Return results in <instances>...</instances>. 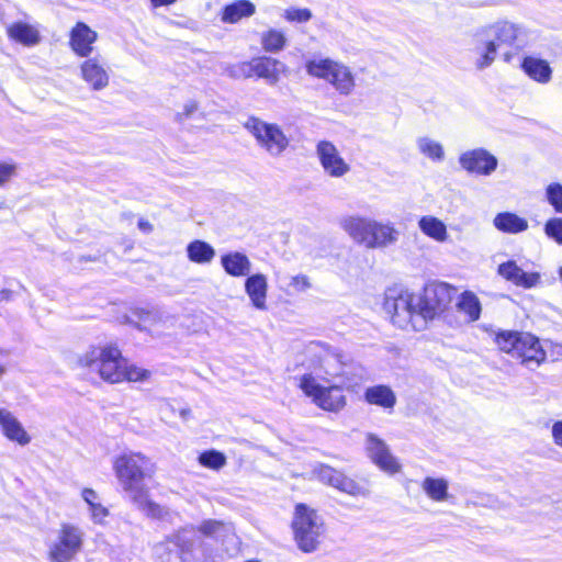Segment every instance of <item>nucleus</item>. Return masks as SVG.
Instances as JSON below:
<instances>
[{"label":"nucleus","instance_id":"43","mask_svg":"<svg viewBox=\"0 0 562 562\" xmlns=\"http://www.w3.org/2000/svg\"><path fill=\"white\" fill-rule=\"evenodd\" d=\"M546 198L548 203L558 213H562V184L553 182L546 188Z\"/></svg>","mask_w":562,"mask_h":562},{"label":"nucleus","instance_id":"28","mask_svg":"<svg viewBox=\"0 0 562 562\" xmlns=\"http://www.w3.org/2000/svg\"><path fill=\"white\" fill-rule=\"evenodd\" d=\"M497 44L482 30L475 35L474 53L477 55L476 66L483 69L490 66L496 56Z\"/></svg>","mask_w":562,"mask_h":562},{"label":"nucleus","instance_id":"1","mask_svg":"<svg viewBox=\"0 0 562 562\" xmlns=\"http://www.w3.org/2000/svg\"><path fill=\"white\" fill-rule=\"evenodd\" d=\"M113 471L123 491L142 513L151 518L168 515L166 508L150 498L149 488L144 484L145 477L155 472L150 458L142 452H124L114 459Z\"/></svg>","mask_w":562,"mask_h":562},{"label":"nucleus","instance_id":"5","mask_svg":"<svg viewBox=\"0 0 562 562\" xmlns=\"http://www.w3.org/2000/svg\"><path fill=\"white\" fill-rule=\"evenodd\" d=\"M299 386L314 404L328 412H339L347 405L344 389H356L348 378L341 379L338 384L324 385L312 373L302 375Z\"/></svg>","mask_w":562,"mask_h":562},{"label":"nucleus","instance_id":"55","mask_svg":"<svg viewBox=\"0 0 562 562\" xmlns=\"http://www.w3.org/2000/svg\"><path fill=\"white\" fill-rule=\"evenodd\" d=\"M558 273H559L560 280L562 281V266L559 268Z\"/></svg>","mask_w":562,"mask_h":562},{"label":"nucleus","instance_id":"38","mask_svg":"<svg viewBox=\"0 0 562 562\" xmlns=\"http://www.w3.org/2000/svg\"><path fill=\"white\" fill-rule=\"evenodd\" d=\"M416 146L422 155L435 162H440L445 159V149L442 144L429 136L418 137Z\"/></svg>","mask_w":562,"mask_h":562},{"label":"nucleus","instance_id":"35","mask_svg":"<svg viewBox=\"0 0 562 562\" xmlns=\"http://www.w3.org/2000/svg\"><path fill=\"white\" fill-rule=\"evenodd\" d=\"M188 259L198 265H209L215 258V249L209 243L195 239L187 245Z\"/></svg>","mask_w":562,"mask_h":562},{"label":"nucleus","instance_id":"48","mask_svg":"<svg viewBox=\"0 0 562 562\" xmlns=\"http://www.w3.org/2000/svg\"><path fill=\"white\" fill-rule=\"evenodd\" d=\"M290 285L296 292H305V291H307L312 286V283H311V280H310V278L307 276H305V274H296V276L292 277Z\"/></svg>","mask_w":562,"mask_h":562},{"label":"nucleus","instance_id":"44","mask_svg":"<svg viewBox=\"0 0 562 562\" xmlns=\"http://www.w3.org/2000/svg\"><path fill=\"white\" fill-rule=\"evenodd\" d=\"M198 116H202V112L200 109V103L194 99L186 101L181 110L178 111L176 114V117L179 122H184L187 120L194 119Z\"/></svg>","mask_w":562,"mask_h":562},{"label":"nucleus","instance_id":"23","mask_svg":"<svg viewBox=\"0 0 562 562\" xmlns=\"http://www.w3.org/2000/svg\"><path fill=\"white\" fill-rule=\"evenodd\" d=\"M398 239V232L391 223H382L373 220L372 228L370 229L369 237L366 238L367 249H381Z\"/></svg>","mask_w":562,"mask_h":562},{"label":"nucleus","instance_id":"24","mask_svg":"<svg viewBox=\"0 0 562 562\" xmlns=\"http://www.w3.org/2000/svg\"><path fill=\"white\" fill-rule=\"evenodd\" d=\"M484 31L486 35L495 41L497 47L501 45H515L524 35L519 26L507 21L497 22L484 29Z\"/></svg>","mask_w":562,"mask_h":562},{"label":"nucleus","instance_id":"30","mask_svg":"<svg viewBox=\"0 0 562 562\" xmlns=\"http://www.w3.org/2000/svg\"><path fill=\"white\" fill-rule=\"evenodd\" d=\"M81 498L87 505L91 521L95 525H105L110 512L103 505L100 495L94 490L86 487L81 491Z\"/></svg>","mask_w":562,"mask_h":562},{"label":"nucleus","instance_id":"53","mask_svg":"<svg viewBox=\"0 0 562 562\" xmlns=\"http://www.w3.org/2000/svg\"><path fill=\"white\" fill-rule=\"evenodd\" d=\"M176 1L177 0H150V3L153 7L158 8V7H164V5H171Z\"/></svg>","mask_w":562,"mask_h":562},{"label":"nucleus","instance_id":"4","mask_svg":"<svg viewBox=\"0 0 562 562\" xmlns=\"http://www.w3.org/2000/svg\"><path fill=\"white\" fill-rule=\"evenodd\" d=\"M495 344L528 368L539 367L547 358L539 339L529 333L499 331L495 336Z\"/></svg>","mask_w":562,"mask_h":562},{"label":"nucleus","instance_id":"37","mask_svg":"<svg viewBox=\"0 0 562 562\" xmlns=\"http://www.w3.org/2000/svg\"><path fill=\"white\" fill-rule=\"evenodd\" d=\"M457 308L468 317L469 322L477 321L482 310L479 297L470 291H465L459 296Z\"/></svg>","mask_w":562,"mask_h":562},{"label":"nucleus","instance_id":"10","mask_svg":"<svg viewBox=\"0 0 562 562\" xmlns=\"http://www.w3.org/2000/svg\"><path fill=\"white\" fill-rule=\"evenodd\" d=\"M85 532L74 524H60L54 540L48 546L50 562H70L82 550Z\"/></svg>","mask_w":562,"mask_h":562},{"label":"nucleus","instance_id":"12","mask_svg":"<svg viewBox=\"0 0 562 562\" xmlns=\"http://www.w3.org/2000/svg\"><path fill=\"white\" fill-rule=\"evenodd\" d=\"M285 71V65L271 57L254 58L249 63H240L231 69V76L234 78H250L254 75L263 78L270 85H276L282 72Z\"/></svg>","mask_w":562,"mask_h":562},{"label":"nucleus","instance_id":"40","mask_svg":"<svg viewBox=\"0 0 562 562\" xmlns=\"http://www.w3.org/2000/svg\"><path fill=\"white\" fill-rule=\"evenodd\" d=\"M120 383L122 382H146L150 379L151 372L145 368L130 363L126 359L122 368Z\"/></svg>","mask_w":562,"mask_h":562},{"label":"nucleus","instance_id":"18","mask_svg":"<svg viewBox=\"0 0 562 562\" xmlns=\"http://www.w3.org/2000/svg\"><path fill=\"white\" fill-rule=\"evenodd\" d=\"M139 328L153 335H160L176 326L177 317L168 311H145L139 316Z\"/></svg>","mask_w":562,"mask_h":562},{"label":"nucleus","instance_id":"21","mask_svg":"<svg viewBox=\"0 0 562 562\" xmlns=\"http://www.w3.org/2000/svg\"><path fill=\"white\" fill-rule=\"evenodd\" d=\"M244 286L251 306L258 311H267L268 278L263 273L248 276Z\"/></svg>","mask_w":562,"mask_h":562},{"label":"nucleus","instance_id":"47","mask_svg":"<svg viewBox=\"0 0 562 562\" xmlns=\"http://www.w3.org/2000/svg\"><path fill=\"white\" fill-rule=\"evenodd\" d=\"M224 525L217 520H205L199 526V531L205 536H214L223 530Z\"/></svg>","mask_w":562,"mask_h":562},{"label":"nucleus","instance_id":"41","mask_svg":"<svg viewBox=\"0 0 562 562\" xmlns=\"http://www.w3.org/2000/svg\"><path fill=\"white\" fill-rule=\"evenodd\" d=\"M199 463L207 469L220 470L226 464L224 453L216 450H207L199 456Z\"/></svg>","mask_w":562,"mask_h":562},{"label":"nucleus","instance_id":"52","mask_svg":"<svg viewBox=\"0 0 562 562\" xmlns=\"http://www.w3.org/2000/svg\"><path fill=\"white\" fill-rule=\"evenodd\" d=\"M137 226H138V228H139L142 232H144V233H146V234L151 233V232H153V229H154L153 224H151L149 221L145 220V218H140V220L138 221V223H137Z\"/></svg>","mask_w":562,"mask_h":562},{"label":"nucleus","instance_id":"15","mask_svg":"<svg viewBox=\"0 0 562 562\" xmlns=\"http://www.w3.org/2000/svg\"><path fill=\"white\" fill-rule=\"evenodd\" d=\"M459 164L468 172L490 176L496 170L498 160L486 149L475 148L462 153Z\"/></svg>","mask_w":562,"mask_h":562},{"label":"nucleus","instance_id":"3","mask_svg":"<svg viewBox=\"0 0 562 562\" xmlns=\"http://www.w3.org/2000/svg\"><path fill=\"white\" fill-rule=\"evenodd\" d=\"M124 362L125 358L115 344L91 346L78 357L80 367L90 369L110 384L120 383Z\"/></svg>","mask_w":562,"mask_h":562},{"label":"nucleus","instance_id":"25","mask_svg":"<svg viewBox=\"0 0 562 562\" xmlns=\"http://www.w3.org/2000/svg\"><path fill=\"white\" fill-rule=\"evenodd\" d=\"M373 218L364 216H346L340 221V227L357 244L366 248Z\"/></svg>","mask_w":562,"mask_h":562},{"label":"nucleus","instance_id":"27","mask_svg":"<svg viewBox=\"0 0 562 562\" xmlns=\"http://www.w3.org/2000/svg\"><path fill=\"white\" fill-rule=\"evenodd\" d=\"M224 271L234 278L248 277L251 271L249 258L240 251H229L221 257Z\"/></svg>","mask_w":562,"mask_h":562},{"label":"nucleus","instance_id":"14","mask_svg":"<svg viewBox=\"0 0 562 562\" xmlns=\"http://www.w3.org/2000/svg\"><path fill=\"white\" fill-rule=\"evenodd\" d=\"M316 155L323 170L331 178H341L350 171V165L331 142H318L316 145Z\"/></svg>","mask_w":562,"mask_h":562},{"label":"nucleus","instance_id":"34","mask_svg":"<svg viewBox=\"0 0 562 562\" xmlns=\"http://www.w3.org/2000/svg\"><path fill=\"white\" fill-rule=\"evenodd\" d=\"M420 486L427 497L436 503L447 502L450 497L449 482L445 477L427 476L423 480Z\"/></svg>","mask_w":562,"mask_h":562},{"label":"nucleus","instance_id":"45","mask_svg":"<svg viewBox=\"0 0 562 562\" xmlns=\"http://www.w3.org/2000/svg\"><path fill=\"white\" fill-rule=\"evenodd\" d=\"M544 233L558 244L562 245V217H553L546 222Z\"/></svg>","mask_w":562,"mask_h":562},{"label":"nucleus","instance_id":"22","mask_svg":"<svg viewBox=\"0 0 562 562\" xmlns=\"http://www.w3.org/2000/svg\"><path fill=\"white\" fill-rule=\"evenodd\" d=\"M314 472L319 481L337 490L350 495H359L362 493V488L358 484L328 465H319Z\"/></svg>","mask_w":562,"mask_h":562},{"label":"nucleus","instance_id":"31","mask_svg":"<svg viewBox=\"0 0 562 562\" xmlns=\"http://www.w3.org/2000/svg\"><path fill=\"white\" fill-rule=\"evenodd\" d=\"M364 400L368 404L379 406L386 411H392L397 401L394 391L384 384L368 387L364 392Z\"/></svg>","mask_w":562,"mask_h":562},{"label":"nucleus","instance_id":"32","mask_svg":"<svg viewBox=\"0 0 562 562\" xmlns=\"http://www.w3.org/2000/svg\"><path fill=\"white\" fill-rule=\"evenodd\" d=\"M419 231L437 243H446L449 239L447 225L434 215H424L418 220Z\"/></svg>","mask_w":562,"mask_h":562},{"label":"nucleus","instance_id":"8","mask_svg":"<svg viewBox=\"0 0 562 562\" xmlns=\"http://www.w3.org/2000/svg\"><path fill=\"white\" fill-rule=\"evenodd\" d=\"M305 70L311 77L326 81L344 95H349L356 87L355 75L350 67L329 57L307 60Z\"/></svg>","mask_w":562,"mask_h":562},{"label":"nucleus","instance_id":"54","mask_svg":"<svg viewBox=\"0 0 562 562\" xmlns=\"http://www.w3.org/2000/svg\"><path fill=\"white\" fill-rule=\"evenodd\" d=\"M12 292L8 289H1L0 290V302L9 301L11 300Z\"/></svg>","mask_w":562,"mask_h":562},{"label":"nucleus","instance_id":"19","mask_svg":"<svg viewBox=\"0 0 562 562\" xmlns=\"http://www.w3.org/2000/svg\"><path fill=\"white\" fill-rule=\"evenodd\" d=\"M98 40L95 31L86 23L78 22L69 35V45L72 52L80 57H88L93 50V44Z\"/></svg>","mask_w":562,"mask_h":562},{"label":"nucleus","instance_id":"51","mask_svg":"<svg viewBox=\"0 0 562 562\" xmlns=\"http://www.w3.org/2000/svg\"><path fill=\"white\" fill-rule=\"evenodd\" d=\"M9 369L8 355L0 349V380L7 374Z\"/></svg>","mask_w":562,"mask_h":562},{"label":"nucleus","instance_id":"7","mask_svg":"<svg viewBox=\"0 0 562 562\" xmlns=\"http://www.w3.org/2000/svg\"><path fill=\"white\" fill-rule=\"evenodd\" d=\"M305 357L316 379L324 378L329 382L331 379L346 378L347 364L338 349L325 342L312 341L305 348Z\"/></svg>","mask_w":562,"mask_h":562},{"label":"nucleus","instance_id":"2","mask_svg":"<svg viewBox=\"0 0 562 562\" xmlns=\"http://www.w3.org/2000/svg\"><path fill=\"white\" fill-rule=\"evenodd\" d=\"M419 301L417 293L390 288L385 292L384 310L395 326L402 329L423 330L426 326L424 314L419 312Z\"/></svg>","mask_w":562,"mask_h":562},{"label":"nucleus","instance_id":"29","mask_svg":"<svg viewBox=\"0 0 562 562\" xmlns=\"http://www.w3.org/2000/svg\"><path fill=\"white\" fill-rule=\"evenodd\" d=\"M7 34L9 38L24 46H34L41 41L37 27L22 21L10 24L7 27Z\"/></svg>","mask_w":562,"mask_h":562},{"label":"nucleus","instance_id":"6","mask_svg":"<svg viewBox=\"0 0 562 562\" xmlns=\"http://www.w3.org/2000/svg\"><path fill=\"white\" fill-rule=\"evenodd\" d=\"M291 527L294 541L301 551L311 553L317 550L325 533V525L315 509L297 504Z\"/></svg>","mask_w":562,"mask_h":562},{"label":"nucleus","instance_id":"50","mask_svg":"<svg viewBox=\"0 0 562 562\" xmlns=\"http://www.w3.org/2000/svg\"><path fill=\"white\" fill-rule=\"evenodd\" d=\"M169 541L159 543L155 547V554L160 558L164 562H169V555L171 550L169 549Z\"/></svg>","mask_w":562,"mask_h":562},{"label":"nucleus","instance_id":"13","mask_svg":"<svg viewBox=\"0 0 562 562\" xmlns=\"http://www.w3.org/2000/svg\"><path fill=\"white\" fill-rule=\"evenodd\" d=\"M80 78L93 91H101L110 83L111 70L104 57L88 56L80 66Z\"/></svg>","mask_w":562,"mask_h":562},{"label":"nucleus","instance_id":"49","mask_svg":"<svg viewBox=\"0 0 562 562\" xmlns=\"http://www.w3.org/2000/svg\"><path fill=\"white\" fill-rule=\"evenodd\" d=\"M551 438L555 446L562 448V419L553 422L551 426Z\"/></svg>","mask_w":562,"mask_h":562},{"label":"nucleus","instance_id":"39","mask_svg":"<svg viewBox=\"0 0 562 562\" xmlns=\"http://www.w3.org/2000/svg\"><path fill=\"white\" fill-rule=\"evenodd\" d=\"M286 44V37L283 32L270 29L265 32L261 36V45L266 52L277 53L284 48Z\"/></svg>","mask_w":562,"mask_h":562},{"label":"nucleus","instance_id":"26","mask_svg":"<svg viewBox=\"0 0 562 562\" xmlns=\"http://www.w3.org/2000/svg\"><path fill=\"white\" fill-rule=\"evenodd\" d=\"M521 69L530 79L541 85H546L552 79L553 71L549 61L536 56H525Z\"/></svg>","mask_w":562,"mask_h":562},{"label":"nucleus","instance_id":"9","mask_svg":"<svg viewBox=\"0 0 562 562\" xmlns=\"http://www.w3.org/2000/svg\"><path fill=\"white\" fill-rule=\"evenodd\" d=\"M245 128L254 136L257 145L271 157H280L289 147L288 136L276 123L252 116L245 123Z\"/></svg>","mask_w":562,"mask_h":562},{"label":"nucleus","instance_id":"16","mask_svg":"<svg viewBox=\"0 0 562 562\" xmlns=\"http://www.w3.org/2000/svg\"><path fill=\"white\" fill-rule=\"evenodd\" d=\"M367 450L370 459L382 471L389 474L400 472L401 464L397 459L390 452L387 445L373 434L367 436Z\"/></svg>","mask_w":562,"mask_h":562},{"label":"nucleus","instance_id":"17","mask_svg":"<svg viewBox=\"0 0 562 562\" xmlns=\"http://www.w3.org/2000/svg\"><path fill=\"white\" fill-rule=\"evenodd\" d=\"M0 431L5 439L21 447L32 441V436L22 422L7 408H0Z\"/></svg>","mask_w":562,"mask_h":562},{"label":"nucleus","instance_id":"11","mask_svg":"<svg viewBox=\"0 0 562 562\" xmlns=\"http://www.w3.org/2000/svg\"><path fill=\"white\" fill-rule=\"evenodd\" d=\"M456 289L445 282H431L424 288L423 293L417 294L419 312L424 314L425 326L428 321L441 314L451 303Z\"/></svg>","mask_w":562,"mask_h":562},{"label":"nucleus","instance_id":"46","mask_svg":"<svg viewBox=\"0 0 562 562\" xmlns=\"http://www.w3.org/2000/svg\"><path fill=\"white\" fill-rule=\"evenodd\" d=\"M18 166L13 161H0V187L8 183L16 175Z\"/></svg>","mask_w":562,"mask_h":562},{"label":"nucleus","instance_id":"20","mask_svg":"<svg viewBox=\"0 0 562 562\" xmlns=\"http://www.w3.org/2000/svg\"><path fill=\"white\" fill-rule=\"evenodd\" d=\"M497 272L505 280L524 289H531L537 286L541 279L540 273L525 272L514 260H509L499 265Z\"/></svg>","mask_w":562,"mask_h":562},{"label":"nucleus","instance_id":"36","mask_svg":"<svg viewBox=\"0 0 562 562\" xmlns=\"http://www.w3.org/2000/svg\"><path fill=\"white\" fill-rule=\"evenodd\" d=\"M256 7L248 0H239L226 5L221 15L224 23H237L243 18H248L255 14Z\"/></svg>","mask_w":562,"mask_h":562},{"label":"nucleus","instance_id":"42","mask_svg":"<svg viewBox=\"0 0 562 562\" xmlns=\"http://www.w3.org/2000/svg\"><path fill=\"white\" fill-rule=\"evenodd\" d=\"M283 18L292 23H306L313 18V13L307 8L290 7L283 11Z\"/></svg>","mask_w":562,"mask_h":562},{"label":"nucleus","instance_id":"33","mask_svg":"<svg viewBox=\"0 0 562 562\" xmlns=\"http://www.w3.org/2000/svg\"><path fill=\"white\" fill-rule=\"evenodd\" d=\"M496 229L506 234H519L528 229V221L516 213L502 212L493 220Z\"/></svg>","mask_w":562,"mask_h":562}]
</instances>
